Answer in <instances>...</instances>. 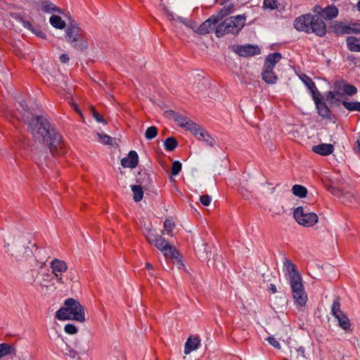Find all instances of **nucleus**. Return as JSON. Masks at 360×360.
Returning <instances> with one entry per match:
<instances>
[{
	"label": "nucleus",
	"mask_w": 360,
	"mask_h": 360,
	"mask_svg": "<svg viewBox=\"0 0 360 360\" xmlns=\"http://www.w3.org/2000/svg\"><path fill=\"white\" fill-rule=\"evenodd\" d=\"M6 118L15 117L22 120L27 125V131L32 135L35 142L46 146L51 153L58 152L63 147L62 136L48 118L36 114H5Z\"/></svg>",
	"instance_id": "nucleus-1"
},
{
	"label": "nucleus",
	"mask_w": 360,
	"mask_h": 360,
	"mask_svg": "<svg viewBox=\"0 0 360 360\" xmlns=\"http://www.w3.org/2000/svg\"><path fill=\"white\" fill-rule=\"evenodd\" d=\"M293 26L298 32L313 33L319 37H325L327 33V27L323 19L310 13L297 17L294 20Z\"/></svg>",
	"instance_id": "nucleus-2"
},
{
	"label": "nucleus",
	"mask_w": 360,
	"mask_h": 360,
	"mask_svg": "<svg viewBox=\"0 0 360 360\" xmlns=\"http://www.w3.org/2000/svg\"><path fill=\"white\" fill-rule=\"evenodd\" d=\"M320 101L323 103L326 108H317L318 112L324 110L325 112H331L330 108H339L343 105L348 111H358L360 112V102L358 101H349L342 92L335 90L329 91L324 94V96L321 94Z\"/></svg>",
	"instance_id": "nucleus-3"
},
{
	"label": "nucleus",
	"mask_w": 360,
	"mask_h": 360,
	"mask_svg": "<svg viewBox=\"0 0 360 360\" xmlns=\"http://www.w3.org/2000/svg\"><path fill=\"white\" fill-rule=\"evenodd\" d=\"M283 266L290 275V288L295 303L300 307L305 306L307 301V295L304 291L301 274L297 271L295 264L290 259H285Z\"/></svg>",
	"instance_id": "nucleus-4"
},
{
	"label": "nucleus",
	"mask_w": 360,
	"mask_h": 360,
	"mask_svg": "<svg viewBox=\"0 0 360 360\" xmlns=\"http://www.w3.org/2000/svg\"><path fill=\"white\" fill-rule=\"evenodd\" d=\"M65 307H60L56 313V318L60 321L74 320L79 322L85 321L84 307L74 298H68Z\"/></svg>",
	"instance_id": "nucleus-5"
},
{
	"label": "nucleus",
	"mask_w": 360,
	"mask_h": 360,
	"mask_svg": "<svg viewBox=\"0 0 360 360\" xmlns=\"http://www.w3.org/2000/svg\"><path fill=\"white\" fill-rule=\"evenodd\" d=\"M245 15L231 16L224 19L216 27L215 35L220 38L226 34H238L245 25Z\"/></svg>",
	"instance_id": "nucleus-6"
},
{
	"label": "nucleus",
	"mask_w": 360,
	"mask_h": 360,
	"mask_svg": "<svg viewBox=\"0 0 360 360\" xmlns=\"http://www.w3.org/2000/svg\"><path fill=\"white\" fill-rule=\"evenodd\" d=\"M65 32L66 40L74 49L81 52L87 49L89 43L85 32L75 22L70 23Z\"/></svg>",
	"instance_id": "nucleus-7"
},
{
	"label": "nucleus",
	"mask_w": 360,
	"mask_h": 360,
	"mask_svg": "<svg viewBox=\"0 0 360 360\" xmlns=\"http://www.w3.org/2000/svg\"><path fill=\"white\" fill-rule=\"evenodd\" d=\"M31 244L28 238L25 237H18L15 238L12 245L9 243L5 245L7 252H10L11 256L16 260L20 261L32 254V249L29 246Z\"/></svg>",
	"instance_id": "nucleus-8"
},
{
	"label": "nucleus",
	"mask_w": 360,
	"mask_h": 360,
	"mask_svg": "<svg viewBox=\"0 0 360 360\" xmlns=\"http://www.w3.org/2000/svg\"><path fill=\"white\" fill-rule=\"evenodd\" d=\"M293 217L299 224L304 227L313 226L317 223L319 219L317 214L310 212L309 208L307 206H300L295 208Z\"/></svg>",
	"instance_id": "nucleus-9"
},
{
	"label": "nucleus",
	"mask_w": 360,
	"mask_h": 360,
	"mask_svg": "<svg viewBox=\"0 0 360 360\" xmlns=\"http://www.w3.org/2000/svg\"><path fill=\"white\" fill-rule=\"evenodd\" d=\"M331 314L338 322V326L346 332H351V323L347 316L340 309V298L335 297L331 306Z\"/></svg>",
	"instance_id": "nucleus-10"
},
{
	"label": "nucleus",
	"mask_w": 360,
	"mask_h": 360,
	"mask_svg": "<svg viewBox=\"0 0 360 360\" xmlns=\"http://www.w3.org/2000/svg\"><path fill=\"white\" fill-rule=\"evenodd\" d=\"M15 101L17 110L20 112H32L33 111L41 110L37 104L34 103L30 98H25L22 94L16 96Z\"/></svg>",
	"instance_id": "nucleus-11"
},
{
	"label": "nucleus",
	"mask_w": 360,
	"mask_h": 360,
	"mask_svg": "<svg viewBox=\"0 0 360 360\" xmlns=\"http://www.w3.org/2000/svg\"><path fill=\"white\" fill-rule=\"evenodd\" d=\"M303 82L307 86L308 89L310 91L313 100L316 104V108H326V105L320 101L321 99V93L318 91L315 83L312 81V79L308 77L307 75L303 74L302 77H300Z\"/></svg>",
	"instance_id": "nucleus-12"
},
{
	"label": "nucleus",
	"mask_w": 360,
	"mask_h": 360,
	"mask_svg": "<svg viewBox=\"0 0 360 360\" xmlns=\"http://www.w3.org/2000/svg\"><path fill=\"white\" fill-rule=\"evenodd\" d=\"M219 23L220 22L218 20V18L215 17V15H212L200 24V25L195 30V32L201 35H205L213 31L215 32L216 27Z\"/></svg>",
	"instance_id": "nucleus-13"
},
{
	"label": "nucleus",
	"mask_w": 360,
	"mask_h": 360,
	"mask_svg": "<svg viewBox=\"0 0 360 360\" xmlns=\"http://www.w3.org/2000/svg\"><path fill=\"white\" fill-rule=\"evenodd\" d=\"M170 117L177 123L178 126L181 128H185L188 131H195L197 124L182 114H169Z\"/></svg>",
	"instance_id": "nucleus-14"
},
{
	"label": "nucleus",
	"mask_w": 360,
	"mask_h": 360,
	"mask_svg": "<svg viewBox=\"0 0 360 360\" xmlns=\"http://www.w3.org/2000/svg\"><path fill=\"white\" fill-rule=\"evenodd\" d=\"M235 51L240 56L250 57L255 55H259L261 53V49L257 45L247 44L238 46Z\"/></svg>",
	"instance_id": "nucleus-15"
},
{
	"label": "nucleus",
	"mask_w": 360,
	"mask_h": 360,
	"mask_svg": "<svg viewBox=\"0 0 360 360\" xmlns=\"http://www.w3.org/2000/svg\"><path fill=\"white\" fill-rule=\"evenodd\" d=\"M335 90L342 92L345 96H353L357 93V89L355 86L346 83L345 81H337L334 84Z\"/></svg>",
	"instance_id": "nucleus-16"
},
{
	"label": "nucleus",
	"mask_w": 360,
	"mask_h": 360,
	"mask_svg": "<svg viewBox=\"0 0 360 360\" xmlns=\"http://www.w3.org/2000/svg\"><path fill=\"white\" fill-rule=\"evenodd\" d=\"M330 30L337 36L352 34L350 25L342 21H335L330 27Z\"/></svg>",
	"instance_id": "nucleus-17"
},
{
	"label": "nucleus",
	"mask_w": 360,
	"mask_h": 360,
	"mask_svg": "<svg viewBox=\"0 0 360 360\" xmlns=\"http://www.w3.org/2000/svg\"><path fill=\"white\" fill-rule=\"evenodd\" d=\"M139 163V155L135 150L129 151L128 156L121 160V165L124 168H135Z\"/></svg>",
	"instance_id": "nucleus-18"
},
{
	"label": "nucleus",
	"mask_w": 360,
	"mask_h": 360,
	"mask_svg": "<svg viewBox=\"0 0 360 360\" xmlns=\"http://www.w3.org/2000/svg\"><path fill=\"white\" fill-rule=\"evenodd\" d=\"M136 182L139 185L144 187L145 190L150 188L153 186L152 178L146 170L141 171L138 173Z\"/></svg>",
	"instance_id": "nucleus-19"
},
{
	"label": "nucleus",
	"mask_w": 360,
	"mask_h": 360,
	"mask_svg": "<svg viewBox=\"0 0 360 360\" xmlns=\"http://www.w3.org/2000/svg\"><path fill=\"white\" fill-rule=\"evenodd\" d=\"M311 150L320 155L328 156L334 151V147L330 143H320L312 146Z\"/></svg>",
	"instance_id": "nucleus-20"
},
{
	"label": "nucleus",
	"mask_w": 360,
	"mask_h": 360,
	"mask_svg": "<svg viewBox=\"0 0 360 360\" xmlns=\"http://www.w3.org/2000/svg\"><path fill=\"white\" fill-rule=\"evenodd\" d=\"M200 339L198 337L189 336L184 346V354H189L200 346Z\"/></svg>",
	"instance_id": "nucleus-21"
},
{
	"label": "nucleus",
	"mask_w": 360,
	"mask_h": 360,
	"mask_svg": "<svg viewBox=\"0 0 360 360\" xmlns=\"http://www.w3.org/2000/svg\"><path fill=\"white\" fill-rule=\"evenodd\" d=\"M282 55L279 52L269 54L265 59L263 68L274 70L276 64L281 59Z\"/></svg>",
	"instance_id": "nucleus-22"
},
{
	"label": "nucleus",
	"mask_w": 360,
	"mask_h": 360,
	"mask_svg": "<svg viewBox=\"0 0 360 360\" xmlns=\"http://www.w3.org/2000/svg\"><path fill=\"white\" fill-rule=\"evenodd\" d=\"M339 13L338 8L334 5H328L322 9L321 17L326 20L335 18Z\"/></svg>",
	"instance_id": "nucleus-23"
},
{
	"label": "nucleus",
	"mask_w": 360,
	"mask_h": 360,
	"mask_svg": "<svg viewBox=\"0 0 360 360\" xmlns=\"http://www.w3.org/2000/svg\"><path fill=\"white\" fill-rule=\"evenodd\" d=\"M347 49L350 51L360 52V38L356 37H348L346 39Z\"/></svg>",
	"instance_id": "nucleus-24"
},
{
	"label": "nucleus",
	"mask_w": 360,
	"mask_h": 360,
	"mask_svg": "<svg viewBox=\"0 0 360 360\" xmlns=\"http://www.w3.org/2000/svg\"><path fill=\"white\" fill-rule=\"evenodd\" d=\"M262 76L263 80L267 84H275L278 80V77L274 72V70H266L263 68Z\"/></svg>",
	"instance_id": "nucleus-25"
},
{
	"label": "nucleus",
	"mask_w": 360,
	"mask_h": 360,
	"mask_svg": "<svg viewBox=\"0 0 360 360\" xmlns=\"http://www.w3.org/2000/svg\"><path fill=\"white\" fill-rule=\"evenodd\" d=\"M51 267L53 273H63L68 269L67 264L65 262L55 259L51 262Z\"/></svg>",
	"instance_id": "nucleus-26"
},
{
	"label": "nucleus",
	"mask_w": 360,
	"mask_h": 360,
	"mask_svg": "<svg viewBox=\"0 0 360 360\" xmlns=\"http://www.w3.org/2000/svg\"><path fill=\"white\" fill-rule=\"evenodd\" d=\"M234 11V5L233 4H230L222 7L220 11L218 12L217 15H215V17L218 18V20L220 22L226 16L232 13Z\"/></svg>",
	"instance_id": "nucleus-27"
},
{
	"label": "nucleus",
	"mask_w": 360,
	"mask_h": 360,
	"mask_svg": "<svg viewBox=\"0 0 360 360\" xmlns=\"http://www.w3.org/2000/svg\"><path fill=\"white\" fill-rule=\"evenodd\" d=\"M15 349L8 343L0 344V359L5 356L13 354L14 356L16 355Z\"/></svg>",
	"instance_id": "nucleus-28"
},
{
	"label": "nucleus",
	"mask_w": 360,
	"mask_h": 360,
	"mask_svg": "<svg viewBox=\"0 0 360 360\" xmlns=\"http://www.w3.org/2000/svg\"><path fill=\"white\" fill-rule=\"evenodd\" d=\"M143 189H144V187H143L139 184L134 185L131 186V191L134 194L133 199L136 202H140L143 199Z\"/></svg>",
	"instance_id": "nucleus-29"
},
{
	"label": "nucleus",
	"mask_w": 360,
	"mask_h": 360,
	"mask_svg": "<svg viewBox=\"0 0 360 360\" xmlns=\"http://www.w3.org/2000/svg\"><path fill=\"white\" fill-rule=\"evenodd\" d=\"M166 258L174 259L180 256L179 250L172 245H169V248H167V251L162 252Z\"/></svg>",
	"instance_id": "nucleus-30"
},
{
	"label": "nucleus",
	"mask_w": 360,
	"mask_h": 360,
	"mask_svg": "<svg viewBox=\"0 0 360 360\" xmlns=\"http://www.w3.org/2000/svg\"><path fill=\"white\" fill-rule=\"evenodd\" d=\"M291 357H295L294 360H306L305 349L304 347L295 348L294 351L291 350Z\"/></svg>",
	"instance_id": "nucleus-31"
},
{
	"label": "nucleus",
	"mask_w": 360,
	"mask_h": 360,
	"mask_svg": "<svg viewBox=\"0 0 360 360\" xmlns=\"http://www.w3.org/2000/svg\"><path fill=\"white\" fill-rule=\"evenodd\" d=\"M292 193L300 198L306 197L307 194V189L302 185L295 184L292 188Z\"/></svg>",
	"instance_id": "nucleus-32"
},
{
	"label": "nucleus",
	"mask_w": 360,
	"mask_h": 360,
	"mask_svg": "<svg viewBox=\"0 0 360 360\" xmlns=\"http://www.w3.org/2000/svg\"><path fill=\"white\" fill-rule=\"evenodd\" d=\"M50 23L57 29H63L65 27V22L59 15H53L50 18Z\"/></svg>",
	"instance_id": "nucleus-33"
},
{
	"label": "nucleus",
	"mask_w": 360,
	"mask_h": 360,
	"mask_svg": "<svg viewBox=\"0 0 360 360\" xmlns=\"http://www.w3.org/2000/svg\"><path fill=\"white\" fill-rule=\"evenodd\" d=\"M177 146L176 139L172 136L167 137L164 142L165 149L167 151H173Z\"/></svg>",
	"instance_id": "nucleus-34"
},
{
	"label": "nucleus",
	"mask_w": 360,
	"mask_h": 360,
	"mask_svg": "<svg viewBox=\"0 0 360 360\" xmlns=\"http://www.w3.org/2000/svg\"><path fill=\"white\" fill-rule=\"evenodd\" d=\"M170 245L169 242L165 238L162 237H158V240H156L154 245L162 252L164 251H167V248H169Z\"/></svg>",
	"instance_id": "nucleus-35"
},
{
	"label": "nucleus",
	"mask_w": 360,
	"mask_h": 360,
	"mask_svg": "<svg viewBox=\"0 0 360 360\" xmlns=\"http://www.w3.org/2000/svg\"><path fill=\"white\" fill-rule=\"evenodd\" d=\"M143 235L145 236V238H146L147 241L150 244L153 245L155 243L156 240H158V237H160V235L152 233L151 229L149 228L146 229V231H143Z\"/></svg>",
	"instance_id": "nucleus-36"
},
{
	"label": "nucleus",
	"mask_w": 360,
	"mask_h": 360,
	"mask_svg": "<svg viewBox=\"0 0 360 360\" xmlns=\"http://www.w3.org/2000/svg\"><path fill=\"white\" fill-rule=\"evenodd\" d=\"M196 129L195 131H191L197 138L198 141H204L205 139V134H208L209 133L204 129H202L200 125L197 124Z\"/></svg>",
	"instance_id": "nucleus-37"
},
{
	"label": "nucleus",
	"mask_w": 360,
	"mask_h": 360,
	"mask_svg": "<svg viewBox=\"0 0 360 360\" xmlns=\"http://www.w3.org/2000/svg\"><path fill=\"white\" fill-rule=\"evenodd\" d=\"M175 227V224L172 218H167L164 221V229L168 236H172V231Z\"/></svg>",
	"instance_id": "nucleus-38"
},
{
	"label": "nucleus",
	"mask_w": 360,
	"mask_h": 360,
	"mask_svg": "<svg viewBox=\"0 0 360 360\" xmlns=\"http://www.w3.org/2000/svg\"><path fill=\"white\" fill-rule=\"evenodd\" d=\"M42 9L45 12L56 11L58 13H61V10L58 7L56 6L53 4L49 1L43 2Z\"/></svg>",
	"instance_id": "nucleus-39"
},
{
	"label": "nucleus",
	"mask_w": 360,
	"mask_h": 360,
	"mask_svg": "<svg viewBox=\"0 0 360 360\" xmlns=\"http://www.w3.org/2000/svg\"><path fill=\"white\" fill-rule=\"evenodd\" d=\"M158 135V128L155 126L148 127L145 133V137L148 140H152Z\"/></svg>",
	"instance_id": "nucleus-40"
},
{
	"label": "nucleus",
	"mask_w": 360,
	"mask_h": 360,
	"mask_svg": "<svg viewBox=\"0 0 360 360\" xmlns=\"http://www.w3.org/2000/svg\"><path fill=\"white\" fill-rule=\"evenodd\" d=\"M181 167L182 165L179 161L175 160L173 162L172 165V174L173 176L178 175L181 170Z\"/></svg>",
	"instance_id": "nucleus-41"
},
{
	"label": "nucleus",
	"mask_w": 360,
	"mask_h": 360,
	"mask_svg": "<svg viewBox=\"0 0 360 360\" xmlns=\"http://www.w3.org/2000/svg\"><path fill=\"white\" fill-rule=\"evenodd\" d=\"M97 136H98V141L101 143H103L104 145L111 144L112 138L109 135L101 134L98 133Z\"/></svg>",
	"instance_id": "nucleus-42"
},
{
	"label": "nucleus",
	"mask_w": 360,
	"mask_h": 360,
	"mask_svg": "<svg viewBox=\"0 0 360 360\" xmlns=\"http://www.w3.org/2000/svg\"><path fill=\"white\" fill-rule=\"evenodd\" d=\"M64 330L69 335H75L77 333L78 329L75 325L72 323H68L65 326Z\"/></svg>",
	"instance_id": "nucleus-43"
},
{
	"label": "nucleus",
	"mask_w": 360,
	"mask_h": 360,
	"mask_svg": "<svg viewBox=\"0 0 360 360\" xmlns=\"http://www.w3.org/2000/svg\"><path fill=\"white\" fill-rule=\"evenodd\" d=\"M263 7L266 8H270L274 10L278 8L276 0H264Z\"/></svg>",
	"instance_id": "nucleus-44"
},
{
	"label": "nucleus",
	"mask_w": 360,
	"mask_h": 360,
	"mask_svg": "<svg viewBox=\"0 0 360 360\" xmlns=\"http://www.w3.org/2000/svg\"><path fill=\"white\" fill-rule=\"evenodd\" d=\"M205 139H204L203 142L210 146V147H213L215 144V140L213 137L211 136V135L210 134H205Z\"/></svg>",
	"instance_id": "nucleus-45"
},
{
	"label": "nucleus",
	"mask_w": 360,
	"mask_h": 360,
	"mask_svg": "<svg viewBox=\"0 0 360 360\" xmlns=\"http://www.w3.org/2000/svg\"><path fill=\"white\" fill-rule=\"evenodd\" d=\"M211 199L209 195H202L200 197V201L204 206H208L211 202Z\"/></svg>",
	"instance_id": "nucleus-46"
},
{
	"label": "nucleus",
	"mask_w": 360,
	"mask_h": 360,
	"mask_svg": "<svg viewBox=\"0 0 360 360\" xmlns=\"http://www.w3.org/2000/svg\"><path fill=\"white\" fill-rule=\"evenodd\" d=\"M268 342L276 349H280L281 346L278 340H276L273 336H269L266 339Z\"/></svg>",
	"instance_id": "nucleus-47"
},
{
	"label": "nucleus",
	"mask_w": 360,
	"mask_h": 360,
	"mask_svg": "<svg viewBox=\"0 0 360 360\" xmlns=\"http://www.w3.org/2000/svg\"><path fill=\"white\" fill-rule=\"evenodd\" d=\"M349 25L351 27L352 34L360 33V23H351Z\"/></svg>",
	"instance_id": "nucleus-48"
},
{
	"label": "nucleus",
	"mask_w": 360,
	"mask_h": 360,
	"mask_svg": "<svg viewBox=\"0 0 360 360\" xmlns=\"http://www.w3.org/2000/svg\"><path fill=\"white\" fill-rule=\"evenodd\" d=\"M173 263L175 264L179 269H182L184 267V264L182 261V256L180 254V256H179L177 258H175L172 260Z\"/></svg>",
	"instance_id": "nucleus-49"
},
{
	"label": "nucleus",
	"mask_w": 360,
	"mask_h": 360,
	"mask_svg": "<svg viewBox=\"0 0 360 360\" xmlns=\"http://www.w3.org/2000/svg\"><path fill=\"white\" fill-rule=\"evenodd\" d=\"M20 20L23 24V26L25 28L31 30L32 32H34V27L32 25V24L30 21L24 20L23 18H20Z\"/></svg>",
	"instance_id": "nucleus-50"
},
{
	"label": "nucleus",
	"mask_w": 360,
	"mask_h": 360,
	"mask_svg": "<svg viewBox=\"0 0 360 360\" xmlns=\"http://www.w3.org/2000/svg\"><path fill=\"white\" fill-rule=\"evenodd\" d=\"M330 191L333 195L337 196L338 198H340L342 195V191L335 187H331Z\"/></svg>",
	"instance_id": "nucleus-51"
},
{
	"label": "nucleus",
	"mask_w": 360,
	"mask_h": 360,
	"mask_svg": "<svg viewBox=\"0 0 360 360\" xmlns=\"http://www.w3.org/2000/svg\"><path fill=\"white\" fill-rule=\"evenodd\" d=\"M92 115L98 122H103L106 124V122L103 117L102 116V114H92Z\"/></svg>",
	"instance_id": "nucleus-52"
},
{
	"label": "nucleus",
	"mask_w": 360,
	"mask_h": 360,
	"mask_svg": "<svg viewBox=\"0 0 360 360\" xmlns=\"http://www.w3.org/2000/svg\"><path fill=\"white\" fill-rule=\"evenodd\" d=\"M32 32L41 39L46 38V34L43 31L40 30L39 28H34V32Z\"/></svg>",
	"instance_id": "nucleus-53"
},
{
	"label": "nucleus",
	"mask_w": 360,
	"mask_h": 360,
	"mask_svg": "<svg viewBox=\"0 0 360 360\" xmlns=\"http://www.w3.org/2000/svg\"><path fill=\"white\" fill-rule=\"evenodd\" d=\"M53 274H54V276H53L52 279L55 278L60 283H64V281L63 280V277H62V275L60 273V274H58V273H53Z\"/></svg>",
	"instance_id": "nucleus-54"
},
{
	"label": "nucleus",
	"mask_w": 360,
	"mask_h": 360,
	"mask_svg": "<svg viewBox=\"0 0 360 360\" xmlns=\"http://www.w3.org/2000/svg\"><path fill=\"white\" fill-rule=\"evenodd\" d=\"M70 58L68 54L63 53L60 56V60L63 63H66L69 61Z\"/></svg>",
	"instance_id": "nucleus-55"
},
{
	"label": "nucleus",
	"mask_w": 360,
	"mask_h": 360,
	"mask_svg": "<svg viewBox=\"0 0 360 360\" xmlns=\"http://www.w3.org/2000/svg\"><path fill=\"white\" fill-rule=\"evenodd\" d=\"M267 290H269L272 294H274L277 292L276 287L273 283L269 284Z\"/></svg>",
	"instance_id": "nucleus-56"
},
{
	"label": "nucleus",
	"mask_w": 360,
	"mask_h": 360,
	"mask_svg": "<svg viewBox=\"0 0 360 360\" xmlns=\"http://www.w3.org/2000/svg\"><path fill=\"white\" fill-rule=\"evenodd\" d=\"M356 153H360V140H357L354 147Z\"/></svg>",
	"instance_id": "nucleus-57"
},
{
	"label": "nucleus",
	"mask_w": 360,
	"mask_h": 360,
	"mask_svg": "<svg viewBox=\"0 0 360 360\" xmlns=\"http://www.w3.org/2000/svg\"><path fill=\"white\" fill-rule=\"evenodd\" d=\"M322 8L319 6H316L314 8V13H317L319 15H321L322 14Z\"/></svg>",
	"instance_id": "nucleus-58"
},
{
	"label": "nucleus",
	"mask_w": 360,
	"mask_h": 360,
	"mask_svg": "<svg viewBox=\"0 0 360 360\" xmlns=\"http://www.w3.org/2000/svg\"><path fill=\"white\" fill-rule=\"evenodd\" d=\"M167 18H169V20H175V16L174 15V14L172 13H170L169 11L167 12Z\"/></svg>",
	"instance_id": "nucleus-59"
},
{
	"label": "nucleus",
	"mask_w": 360,
	"mask_h": 360,
	"mask_svg": "<svg viewBox=\"0 0 360 360\" xmlns=\"http://www.w3.org/2000/svg\"><path fill=\"white\" fill-rule=\"evenodd\" d=\"M177 20V21H179V22H183L184 24H186V20L183 18L182 17H180V16H176L175 17V20Z\"/></svg>",
	"instance_id": "nucleus-60"
},
{
	"label": "nucleus",
	"mask_w": 360,
	"mask_h": 360,
	"mask_svg": "<svg viewBox=\"0 0 360 360\" xmlns=\"http://www.w3.org/2000/svg\"><path fill=\"white\" fill-rule=\"evenodd\" d=\"M355 349L359 356H360V343L357 342L356 345H355Z\"/></svg>",
	"instance_id": "nucleus-61"
},
{
	"label": "nucleus",
	"mask_w": 360,
	"mask_h": 360,
	"mask_svg": "<svg viewBox=\"0 0 360 360\" xmlns=\"http://www.w3.org/2000/svg\"><path fill=\"white\" fill-rule=\"evenodd\" d=\"M72 106L74 107V110H75V112H77V113L82 112L80 111V110L79 109V107L77 106V104L73 103V104H72Z\"/></svg>",
	"instance_id": "nucleus-62"
},
{
	"label": "nucleus",
	"mask_w": 360,
	"mask_h": 360,
	"mask_svg": "<svg viewBox=\"0 0 360 360\" xmlns=\"http://www.w3.org/2000/svg\"><path fill=\"white\" fill-rule=\"evenodd\" d=\"M146 268L147 269H148V270H151V269H153V265H152L151 264H150V263H147V264H146Z\"/></svg>",
	"instance_id": "nucleus-63"
},
{
	"label": "nucleus",
	"mask_w": 360,
	"mask_h": 360,
	"mask_svg": "<svg viewBox=\"0 0 360 360\" xmlns=\"http://www.w3.org/2000/svg\"><path fill=\"white\" fill-rule=\"evenodd\" d=\"M320 115H321L323 118H330V115L332 114H328V113H326V114H319Z\"/></svg>",
	"instance_id": "nucleus-64"
}]
</instances>
